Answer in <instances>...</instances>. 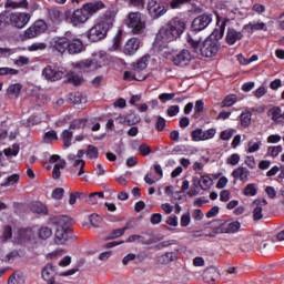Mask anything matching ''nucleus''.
Wrapping results in <instances>:
<instances>
[{"instance_id":"1","label":"nucleus","mask_w":284,"mask_h":284,"mask_svg":"<svg viewBox=\"0 0 284 284\" xmlns=\"http://www.w3.org/2000/svg\"><path fill=\"white\" fill-rule=\"evenodd\" d=\"M186 42L192 48L195 57H205L206 59H212L219 54L221 49V43L212 38H206L201 44V38H194V34L189 33L186 37Z\"/></svg>"},{"instance_id":"2","label":"nucleus","mask_w":284,"mask_h":284,"mask_svg":"<svg viewBox=\"0 0 284 284\" xmlns=\"http://www.w3.org/2000/svg\"><path fill=\"white\" fill-rule=\"evenodd\" d=\"M183 32H185V21L180 18H173L165 27L160 29L158 39H160L162 43H170L176 41Z\"/></svg>"},{"instance_id":"3","label":"nucleus","mask_w":284,"mask_h":284,"mask_svg":"<svg viewBox=\"0 0 284 284\" xmlns=\"http://www.w3.org/2000/svg\"><path fill=\"white\" fill-rule=\"evenodd\" d=\"M48 223L57 227L53 243L55 245H65L68 239H70V232H72V229L68 227L72 223V220L65 215H59L50 217Z\"/></svg>"},{"instance_id":"4","label":"nucleus","mask_w":284,"mask_h":284,"mask_svg":"<svg viewBox=\"0 0 284 284\" xmlns=\"http://www.w3.org/2000/svg\"><path fill=\"white\" fill-rule=\"evenodd\" d=\"M114 26V16L112 12L108 11L104 17L101 18L100 22H98L94 27H92L87 37L89 41L97 43V41H102L108 37V31Z\"/></svg>"},{"instance_id":"5","label":"nucleus","mask_w":284,"mask_h":284,"mask_svg":"<svg viewBox=\"0 0 284 284\" xmlns=\"http://www.w3.org/2000/svg\"><path fill=\"white\" fill-rule=\"evenodd\" d=\"M30 19H32V16H30V13L12 12L8 10L2 11L0 13V30L2 28H6V26H13V28H18L19 30H21L22 28H26V26H28Z\"/></svg>"},{"instance_id":"6","label":"nucleus","mask_w":284,"mask_h":284,"mask_svg":"<svg viewBox=\"0 0 284 284\" xmlns=\"http://www.w3.org/2000/svg\"><path fill=\"white\" fill-rule=\"evenodd\" d=\"M150 61V54H145L132 64L131 71L124 72V81H145L148 74L143 73L146 70Z\"/></svg>"},{"instance_id":"7","label":"nucleus","mask_w":284,"mask_h":284,"mask_svg":"<svg viewBox=\"0 0 284 284\" xmlns=\"http://www.w3.org/2000/svg\"><path fill=\"white\" fill-rule=\"evenodd\" d=\"M126 26L132 29L134 34L145 32V18L141 12H131L126 19Z\"/></svg>"},{"instance_id":"8","label":"nucleus","mask_w":284,"mask_h":284,"mask_svg":"<svg viewBox=\"0 0 284 284\" xmlns=\"http://www.w3.org/2000/svg\"><path fill=\"white\" fill-rule=\"evenodd\" d=\"M196 54H193L187 49H183L182 51L178 52L172 58V63L175 65H179L180 68H185L186 65H190V62L192 59H194Z\"/></svg>"},{"instance_id":"9","label":"nucleus","mask_w":284,"mask_h":284,"mask_svg":"<svg viewBox=\"0 0 284 284\" xmlns=\"http://www.w3.org/2000/svg\"><path fill=\"white\" fill-rule=\"evenodd\" d=\"M241 230V222H222L214 229V234H234Z\"/></svg>"},{"instance_id":"10","label":"nucleus","mask_w":284,"mask_h":284,"mask_svg":"<svg viewBox=\"0 0 284 284\" xmlns=\"http://www.w3.org/2000/svg\"><path fill=\"white\" fill-rule=\"evenodd\" d=\"M49 48L51 52H55L57 54H65V51L68 50V38L65 37H57L53 38L50 43Z\"/></svg>"},{"instance_id":"11","label":"nucleus","mask_w":284,"mask_h":284,"mask_svg":"<svg viewBox=\"0 0 284 284\" xmlns=\"http://www.w3.org/2000/svg\"><path fill=\"white\" fill-rule=\"evenodd\" d=\"M227 21L230 19L221 20V17L217 16L216 27L213 30V32L207 37V39H211V41H221L223 39V36L225 34V26L227 24Z\"/></svg>"},{"instance_id":"12","label":"nucleus","mask_w":284,"mask_h":284,"mask_svg":"<svg viewBox=\"0 0 284 284\" xmlns=\"http://www.w3.org/2000/svg\"><path fill=\"white\" fill-rule=\"evenodd\" d=\"M210 23H212V14L199 16L192 22V32H201V30H205Z\"/></svg>"},{"instance_id":"13","label":"nucleus","mask_w":284,"mask_h":284,"mask_svg":"<svg viewBox=\"0 0 284 284\" xmlns=\"http://www.w3.org/2000/svg\"><path fill=\"white\" fill-rule=\"evenodd\" d=\"M73 68L77 70H80L81 72H94V70H99L101 68L97 61L94 60H81L79 62H73L72 63Z\"/></svg>"},{"instance_id":"14","label":"nucleus","mask_w":284,"mask_h":284,"mask_svg":"<svg viewBox=\"0 0 284 284\" xmlns=\"http://www.w3.org/2000/svg\"><path fill=\"white\" fill-rule=\"evenodd\" d=\"M63 71L59 70L57 67L48 65L42 70V77L47 79V81H60V79H63Z\"/></svg>"},{"instance_id":"15","label":"nucleus","mask_w":284,"mask_h":284,"mask_svg":"<svg viewBox=\"0 0 284 284\" xmlns=\"http://www.w3.org/2000/svg\"><path fill=\"white\" fill-rule=\"evenodd\" d=\"M139 48H141V40H139L138 38H131L125 42L122 52L126 57H132L136 54Z\"/></svg>"},{"instance_id":"16","label":"nucleus","mask_w":284,"mask_h":284,"mask_svg":"<svg viewBox=\"0 0 284 284\" xmlns=\"http://www.w3.org/2000/svg\"><path fill=\"white\" fill-rule=\"evenodd\" d=\"M90 17L88 16V11H85V8L82 7L81 9H77L71 18H70V23H72L74 27L81 26L85 23Z\"/></svg>"},{"instance_id":"17","label":"nucleus","mask_w":284,"mask_h":284,"mask_svg":"<svg viewBox=\"0 0 284 284\" xmlns=\"http://www.w3.org/2000/svg\"><path fill=\"white\" fill-rule=\"evenodd\" d=\"M267 205L266 200H254L251 204L253 210V221H261L263 219V209Z\"/></svg>"},{"instance_id":"18","label":"nucleus","mask_w":284,"mask_h":284,"mask_svg":"<svg viewBox=\"0 0 284 284\" xmlns=\"http://www.w3.org/2000/svg\"><path fill=\"white\" fill-rule=\"evenodd\" d=\"M243 39V31H236V29L230 27L227 28L226 36H225V42L227 45H234L236 41H241Z\"/></svg>"},{"instance_id":"19","label":"nucleus","mask_w":284,"mask_h":284,"mask_svg":"<svg viewBox=\"0 0 284 284\" xmlns=\"http://www.w3.org/2000/svg\"><path fill=\"white\" fill-rule=\"evenodd\" d=\"M82 7H84V10L87 11V14L90 18V17H94V14H97V12H99L100 10H103V8H105V3H103V1H94V2H88Z\"/></svg>"},{"instance_id":"20","label":"nucleus","mask_w":284,"mask_h":284,"mask_svg":"<svg viewBox=\"0 0 284 284\" xmlns=\"http://www.w3.org/2000/svg\"><path fill=\"white\" fill-rule=\"evenodd\" d=\"M141 243V245H152L154 239L150 234L145 235H130L126 240V243Z\"/></svg>"},{"instance_id":"21","label":"nucleus","mask_w":284,"mask_h":284,"mask_svg":"<svg viewBox=\"0 0 284 284\" xmlns=\"http://www.w3.org/2000/svg\"><path fill=\"white\" fill-rule=\"evenodd\" d=\"M67 51L69 54H80V52H83V42H81L79 39H68Z\"/></svg>"},{"instance_id":"22","label":"nucleus","mask_w":284,"mask_h":284,"mask_svg":"<svg viewBox=\"0 0 284 284\" xmlns=\"http://www.w3.org/2000/svg\"><path fill=\"white\" fill-rule=\"evenodd\" d=\"M233 179H239L242 183L250 181V170L247 168L239 166L232 172Z\"/></svg>"},{"instance_id":"23","label":"nucleus","mask_w":284,"mask_h":284,"mask_svg":"<svg viewBox=\"0 0 284 284\" xmlns=\"http://www.w3.org/2000/svg\"><path fill=\"white\" fill-rule=\"evenodd\" d=\"M48 12V19L52 21L53 23H61L63 21V12L60 8L53 7L47 9Z\"/></svg>"},{"instance_id":"24","label":"nucleus","mask_w":284,"mask_h":284,"mask_svg":"<svg viewBox=\"0 0 284 284\" xmlns=\"http://www.w3.org/2000/svg\"><path fill=\"white\" fill-rule=\"evenodd\" d=\"M220 276H221V274L219 273V270H216V267H214V266L206 268L203 273V278L206 283H213Z\"/></svg>"},{"instance_id":"25","label":"nucleus","mask_w":284,"mask_h":284,"mask_svg":"<svg viewBox=\"0 0 284 284\" xmlns=\"http://www.w3.org/2000/svg\"><path fill=\"white\" fill-rule=\"evenodd\" d=\"M197 183V185H196ZM193 184L199 187H201V190H210L211 185H212V178L209 175H202L201 179L199 178H193Z\"/></svg>"},{"instance_id":"26","label":"nucleus","mask_w":284,"mask_h":284,"mask_svg":"<svg viewBox=\"0 0 284 284\" xmlns=\"http://www.w3.org/2000/svg\"><path fill=\"white\" fill-rule=\"evenodd\" d=\"M69 103L79 104L87 103L88 99L81 92H73L68 95Z\"/></svg>"},{"instance_id":"27","label":"nucleus","mask_w":284,"mask_h":284,"mask_svg":"<svg viewBox=\"0 0 284 284\" xmlns=\"http://www.w3.org/2000/svg\"><path fill=\"white\" fill-rule=\"evenodd\" d=\"M173 261H176V254L174 252H168L158 257V263L161 265H169V263H172Z\"/></svg>"},{"instance_id":"28","label":"nucleus","mask_w":284,"mask_h":284,"mask_svg":"<svg viewBox=\"0 0 284 284\" xmlns=\"http://www.w3.org/2000/svg\"><path fill=\"white\" fill-rule=\"evenodd\" d=\"M18 235L21 242L30 241L31 239H34V231H32L31 227L21 229L18 231Z\"/></svg>"},{"instance_id":"29","label":"nucleus","mask_w":284,"mask_h":284,"mask_svg":"<svg viewBox=\"0 0 284 284\" xmlns=\"http://www.w3.org/2000/svg\"><path fill=\"white\" fill-rule=\"evenodd\" d=\"M31 212H33V214H42L45 216V214H48V206L41 202H36L31 205Z\"/></svg>"},{"instance_id":"30","label":"nucleus","mask_w":284,"mask_h":284,"mask_svg":"<svg viewBox=\"0 0 284 284\" xmlns=\"http://www.w3.org/2000/svg\"><path fill=\"white\" fill-rule=\"evenodd\" d=\"M4 8H11L12 10H17L19 8H28V0H21L19 2L7 0L4 3Z\"/></svg>"},{"instance_id":"31","label":"nucleus","mask_w":284,"mask_h":284,"mask_svg":"<svg viewBox=\"0 0 284 284\" xmlns=\"http://www.w3.org/2000/svg\"><path fill=\"white\" fill-rule=\"evenodd\" d=\"M26 283V278L23 277V273L21 271L14 272L8 280V284H23Z\"/></svg>"},{"instance_id":"32","label":"nucleus","mask_w":284,"mask_h":284,"mask_svg":"<svg viewBox=\"0 0 284 284\" xmlns=\"http://www.w3.org/2000/svg\"><path fill=\"white\" fill-rule=\"evenodd\" d=\"M243 30H247V32H254V30H267V26L264 22L248 23L243 27Z\"/></svg>"},{"instance_id":"33","label":"nucleus","mask_w":284,"mask_h":284,"mask_svg":"<svg viewBox=\"0 0 284 284\" xmlns=\"http://www.w3.org/2000/svg\"><path fill=\"white\" fill-rule=\"evenodd\" d=\"M240 121H241L242 128H250L252 123V112H248V111L242 112L240 115Z\"/></svg>"},{"instance_id":"34","label":"nucleus","mask_w":284,"mask_h":284,"mask_svg":"<svg viewBox=\"0 0 284 284\" xmlns=\"http://www.w3.org/2000/svg\"><path fill=\"white\" fill-rule=\"evenodd\" d=\"M23 89V85L21 83H16V84H11L8 89H7V94H9V97H19V94H21V90Z\"/></svg>"},{"instance_id":"35","label":"nucleus","mask_w":284,"mask_h":284,"mask_svg":"<svg viewBox=\"0 0 284 284\" xmlns=\"http://www.w3.org/2000/svg\"><path fill=\"white\" fill-rule=\"evenodd\" d=\"M85 123H88V119H75L71 122L69 130H83V128H85Z\"/></svg>"},{"instance_id":"36","label":"nucleus","mask_w":284,"mask_h":284,"mask_svg":"<svg viewBox=\"0 0 284 284\" xmlns=\"http://www.w3.org/2000/svg\"><path fill=\"white\" fill-rule=\"evenodd\" d=\"M74 135V133L70 130H64L61 133V139L64 143V148H70V145H72V136Z\"/></svg>"},{"instance_id":"37","label":"nucleus","mask_w":284,"mask_h":284,"mask_svg":"<svg viewBox=\"0 0 284 284\" xmlns=\"http://www.w3.org/2000/svg\"><path fill=\"white\" fill-rule=\"evenodd\" d=\"M38 236L42 241H48V239H50V236H52V229H50L48 226H41L38 230Z\"/></svg>"},{"instance_id":"38","label":"nucleus","mask_w":284,"mask_h":284,"mask_svg":"<svg viewBox=\"0 0 284 284\" xmlns=\"http://www.w3.org/2000/svg\"><path fill=\"white\" fill-rule=\"evenodd\" d=\"M205 108V103L203 102V100H197L195 102V106H194V113H193V119H199L201 116V112H203Z\"/></svg>"},{"instance_id":"39","label":"nucleus","mask_w":284,"mask_h":284,"mask_svg":"<svg viewBox=\"0 0 284 284\" xmlns=\"http://www.w3.org/2000/svg\"><path fill=\"white\" fill-rule=\"evenodd\" d=\"M257 192L256 184L250 183L245 186L243 194L244 196H256Z\"/></svg>"},{"instance_id":"40","label":"nucleus","mask_w":284,"mask_h":284,"mask_svg":"<svg viewBox=\"0 0 284 284\" xmlns=\"http://www.w3.org/2000/svg\"><path fill=\"white\" fill-rule=\"evenodd\" d=\"M236 101V94L226 95L225 99L222 101V108H232V105H234Z\"/></svg>"},{"instance_id":"41","label":"nucleus","mask_w":284,"mask_h":284,"mask_svg":"<svg viewBox=\"0 0 284 284\" xmlns=\"http://www.w3.org/2000/svg\"><path fill=\"white\" fill-rule=\"evenodd\" d=\"M19 74V70L8 68V67H2L0 68V77H14Z\"/></svg>"},{"instance_id":"42","label":"nucleus","mask_w":284,"mask_h":284,"mask_svg":"<svg viewBox=\"0 0 284 284\" xmlns=\"http://www.w3.org/2000/svg\"><path fill=\"white\" fill-rule=\"evenodd\" d=\"M33 28H36V32L38 34H43V32H45V30H48V24L43 20H37L33 23Z\"/></svg>"},{"instance_id":"43","label":"nucleus","mask_w":284,"mask_h":284,"mask_svg":"<svg viewBox=\"0 0 284 284\" xmlns=\"http://www.w3.org/2000/svg\"><path fill=\"white\" fill-rule=\"evenodd\" d=\"M85 154L88 159H99V149L92 144H89Z\"/></svg>"},{"instance_id":"44","label":"nucleus","mask_w":284,"mask_h":284,"mask_svg":"<svg viewBox=\"0 0 284 284\" xmlns=\"http://www.w3.org/2000/svg\"><path fill=\"white\" fill-rule=\"evenodd\" d=\"M154 120H155V130H158V132H163V130H165V125H166V122L163 119V116L155 115Z\"/></svg>"},{"instance_id":"45","label":"nucleus","mask_w":284,"mask_h":284,"mask_svg":"<svg viewBox=\"0 0 284 284\" xmlns=\"http://www.w3.org/2000/svg\"><path fill=\"white\" fill-rule=\"evenodd\" d=\"M168 12V9L165 7H161V4H158L155 7V11H151L150 14L153 19H159V17H163Z\"/></svg>"},{"instance_id":"46","label":"nucleus","mask_w":284,"mask_h":284,"mask_svg":"<svg viewBox=\"0 0 284 284\" xmlns=\"http://www.w3.org/2000/svg\"><path fill=\"white\" fill-rule=\"evenodd\" d=\"M58 140H59V135H57V131L54 130L47 132L43 136L44 143H52V141H58Z\"/></svg>"},{"instance_id":"47","label":"nucleus","mask_w":284,"mask_h":284,"mask_svg":"<svg viewBox=\"0 0 284 284\" xmlns=\"http://www.w3.org/2000/svg\"><path fill=\"white\" fill-rule=\"evenodd\" d=\"M19 183V174L10 175L6 182L1 183V187H10V185H14Z\"/></svg>"},{"instance_id":"48","label":"nucleus","mask_w":284,"mask_h":284,"mask_svg":"<svg viewBox=\"0 0 284 284\" xmlns=\"http://www.w3.org/2000/svg\"><path fill=\"white\" fill-rule=\"evenodd\" d=\"M65 168V161H60L58 164L54 165L52 176L53 179H60L61 176V169Z\"/></svg>"},{"instance_id":"49","label":"nucleus","mask_w":284,"mask_h":284,"mask_svg":"<svg viewBox=\"0 0 284 284\" xmlns=\"http://www.w3.org/2000/svg\"><path fill=\"white\" fill-rule=\"evenodd\" d=\"M141 122V116L136 115V113H129L126 115V125H136V123Z\"/></svg>"},{"instance_id":"50","label":"nucleus","mask_w":284,"mask_h":284,"mask_svg":"<svg viewBox=\"0 0 284 284\" xmlns=\"http://www.w3.org/2000/svg\"><path fill=\"white\" fill-rule=\"evenodd\" d=\"M48 44L44 42H36L28 47L29 52H37L39 50H45Z\"/></svg>"},{"instance_id":"51","label":"nucleus","mask_w":284,"mask_h":284,"mask_svg":"<svg viewBox=\"0 0 284 284\" xmlns=\"http://www.w3.org/2000/svg\"><path fill=\"white\" fill-rule=\"evenodd\" d=\"M36 37H39V33L33 24L23 32L24 39H34Z\"/></svg>"},{"instance_id":"52","label":"nucleus","mask_w":284,"mask_h":284,"mask_svg":"<svg viewBox=\"0 0 284 284\" xmlns=\"http://www.w3.org/2000/svg\"><path fill=\"white\" fill-rule=\"evenodd\" d=\"M19 144H13L12 148H8L3 150L6 156H17L19 154Z\"/></svg>"},{"instance_id":"53","label":"nucleus","mask_w":284,"mask_h":284,"mask_svg":"<svg viewBox=\"0 0 284 284\" xmlns=\"http://www.w3.org/2000/svg\"><path fill=\"white\" fill-rule=\"evenodd\" d=\"M281 152H283V146L281 145L268 146L267 149V154H270V156H273V159H276V156L281 154Z\"/></svg>"},{"instance_id":"54","label":"nucleus","mask_w":284,"mask_h":284,"mask_svg":"<svg viewBox=\"0 0 284 284\" xmlns=\"http://www.w3.org/2000/svg\"><path fill=\"white\" fill-rule=\"evenodd\" d=\"M191 136L193 141H205V138L203 136V129L192 131Z\"/></svg>"},{"instance_id":"55","label":"nucleus","mask_w":284,"mask_h":284,"mask_svg":"<svg viewBox=\"0 0 284 284\" xmlns=\"http://www.w3.org/2000/svg\"><path fill=\"white\" fill-rule=\"evenodd\" d=\"M69 83H72V85H81L83 82V78H81L78 74L71 73L68 78Z\"/></svg>"},{"instance_id":"56","label":"nucleus","mask_w":284,"mask_h":284,"mask_svg":"<svg viewBox=\"0 0 284 284\" xmlns=\"http://www.w3.org/2000/svg\"><path fill=\"white\" fill-rule=\"evenodd\" d=\"M30 63V58L26 55H20L17 60H14V65L18 68H23V65H28Z\"/></svg>"},{"instance_id":"57","label":"nucleus","mask_w":284,"mask_h":284,"mask_svg":"<svg viewBox=\"0 0 284 284\" xmlns=\"http://www.w3.org/2000/svg\"><path fill=\"white\" fill-rule=\"evenodd\" d=\"M258 150H261V142H248V149L246 150L248 154H254V152H258Z\"/></svg>"},{"instance_id":"58","label":"nucleus","mask_w":284,"mask_h":284,"mask_svg":"<svg viewBox=\"0 0 284 284\" xmlns=\"http://www.w3.org/2000/svg\"><path fill=\"white\" fill-rule=\"evenodd\" d=\"M190 1L192 0H172L170 7L172 8V10H179L181 6H185V3H190Z\"/></svg>"},{"instance_id":"59","label":"nucleus","mask_w":284,"mask_h":284,"mask_svg":"<svg viewBox=\"0 0 284 284\" xmlns=\"http://www.w3.org/2000/svg\"><path fill=\"white\" fill-rule=\"evenodd\" d=\"M63 194H65V190H63L62 187H57L55 190H53L51 196L52 199H55V201H61V199H63Z\"/></svg>"},{"instance_id":"60","label":"nucleus","mask_w":284,"mask_h":284,"mask_svg":"<svg viewBox=\"0 0 284 284\" xmlns=\"http://www.w3.org/2000/svg\"><path fill=\"white\" fill-rule=\"evenodd\" d=\"M139 152L142 156H149V154H152V148L148 144H141L139 146Z\"/></svg>"},{"instance_id":"61","label":"nucleus","mask_w":284,"mask_h":284,"mask_svg":"<svg viewBox=\"0 0 284 284\" xmlns=\"http://www.w3.org/2000/svg\"><path fill=\"white\" fill-rule=\"evenodd\" d=\"M123 234H125V229H116L110 233L109 239L110 240L119 239L123 236Z\"/></svg>"},{"instance_id":"62","label":"nucleus","mask_w":284,"mask_h":284,"mask_svg":"<svg viewBox=\"0 0 284 284\" xmlns=\"http://www.w3.org/2000/svg\"><path fill=\"white\" fill-rule=\"evenodd\" d=\"M272 112V120L278 121V119H283V113H281V108L275 106L271 110Z\"/></svg>"},{"instance_id":"63","label":"nucleus","mask_w":284,"mask_h":284,"mask_svg":"<svg viewBox=\"0 0 284 284\" xmlns=\"http://www.w3.org/2000/svg\"><path fill=\"white\" fill-rule=\"evenodd\" d=\"M204 141H210V139H214L216 136V129H209L203 131Z\"/></svg>"},{"instance_id":"64","label":"nucleus","mask_w":284,"mask_h":284,"mask_svg":"<svg viewBox=\"0 0 284 284\" xmlns=\"http://www.w3.org/2000/svg\"><path fill=\"white\" fill-rule=\"evenodd\" d=\"M272 250V242H262L260 245V251L262 252V254H267V252H270Z\"/></svg>"}]
</instances>
